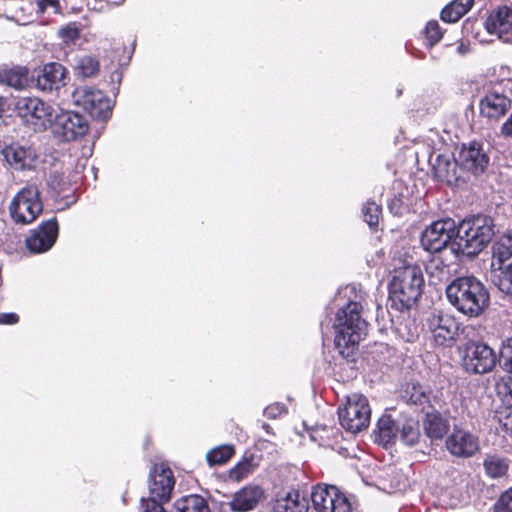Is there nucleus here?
Returning <instances> with one entry per match:
<instances>
[{"label":"nucleus","instance_id":"32","mask_svg":"<svg viewBox=\"0 0 512 512\" xmlns=\"http://www.w3.org/2000/svg\"><path fill=\"white\" fill-rule=\"evenodd\" d=\"M473 0H454L441 11V19L448 23L458 21L472 7Z\"/></svg>","mask_w":512,"mask_h":512},{"label":"nucleus","instance_id":"43","mask_svg":"<svg viewBox=\"0 0 512 512\" xmlns=\"http://www.w3.org/2000/svg\"><path fill=\"white\" fill-rule=\"evenodd\" d=\"M425 35L431 46L437 44L443 36L439 23L435 20L429 21L425 28Z\"/></svg>","mask_w":512,"mask_h":512},{"label":"nucleus","instance_id":"14","mask_svg":"<svg viewBox=\"0 0 512 512\" xmlns=\"http://www.w3.org/2000/svg\"><path fill=\"white\" fill-rule=\"evenodd\" d=\"M89 126L86 119L72 111H60L55 113L50 130L65 141H73L84 136Z\"/></svg>","mask_w":512,"mask_h":512},{"label":"nucleus","instance_id":"27","mask_svg":"<svg viewBox=\"0 0 512 512\" xmlns=\"http://www.w3.org/2000/svg\"><path fill=\"white\" fill-rule=\"evenodd\" d=\"M423 427L430 439L441 440L449 430V422L437 411L426 412Z\"/></svg>","mask_w":512,"mask_h":512},{"label":"nucleus","instance_id":"12","mask_svg":"<svg viewBox=\"0 0 512 512\" xmlns=\"http://www.w3.org/2000/svg\"><path fill=\"white\" fill-rule=\"evenodd\" d=\"M456 237V224L454 220L447 218L433 222L422 233L421 244L431 253H438L450 246L452 250L453 240Z\"/></svg>","mask_w":512,"mask_h":512},{"label":"nucleus","instance_id":"47","mask_svg":"<svg viewBox=\"0 0 512 512\" xmlns=\"http://www.w3.org/2000/svg\"><path fill=\"white\" fill-rule=\"evenodd\" d=\"M141 512H165L163 502L142 498Z\"/></svg>","mask_w":512,"mask_h":512},{"label":"nucleus","instance_id":"53","mask_svg":"<svg viewBox=\"0 0 512 512\" xmlns=\"http://www.w3.org/2000/svg\"><path fill=\"white\" fill-rule=\"evenodd\" d=\"M456 12H457V8L455 7V8H453V9L451 10V13H450V14H451V15H454Z\"/></svg>","mask_w":512,"mask_h":512},{"label":"nucleus","instance_id":"9","mask_svg":"<svg viewBox=\"0 0 512 512\" xmlns=\"http://www.w3.org/2000/svg\"><path fill=\"white\" fill-rule=\"evenodd\" d=\"M510 93L501 82L485 85L479 103L480 114L487 119L499 120L512 107Z\"/></svg>","mask_w":512,"mask_h":512},{"label":"nucleus","instance_id":"40","mask_svg":"<svg viewBox=\"0 0 512 512\" xmlns=\"http://www.w3.org/2000/svg\"><path fill=\"white\" fill-rule=\"evenodd\" d=\"M47 184L57 194L64 192L68 186L63 173L59 171H53L49 174Z\"/></svg>","mask_w":512,"mask_h":512},{"label":"nucleus","instance_id":"2","mask_svg":"<svg viewBox=\"0 0 512 512\" xmlns=\"http://www.w3.org/2000/svg\"><path fill=\"white\" fill-rule=\"evenodd\" d=\"M448 301L462 314L479 316L489 305V292L474 276L454 279L446 287Z\"/></svg>","mask_w":512,"mask_h":512},{"label":"nucleus","instance_id":"10","mask_svg":"<svg viewBox=\"0 0 512 512\" xmlns=\"http://www.w3.org/2000/svg\"><path fill=\"white\" fill-rule=\"evenodd\" d=\"M462 367L468 373L486 374L498 362L496 352L484 342H470L462 352Z\"/></svg>","mask_w":512,"mask_h":512},{"label":"nucleus","instance_id":"13","mask_svg":"<svg viewBox=\"0 0 512 512\" xmlns=\"http://www.w3.org/2000/svg\"><path fill=\"white\" fill-rule=\"evenodd\" d=\"M426 326L439 346H451L458 336L459 323L442 311H433L426 319Z\"/></svg>","mask_w":512,"mask_h":512},{"label":"nucleus","instance_id":"33","mask_svg":"<svg viewBox=\"0 0 512 512\" xmlns=\"http://www.w3.org/2000/svg\"><path fill=\"white\" fill-rule=\"evenodd\" d=\"M27 81V70L21 67L0 71V82L10 87L21 89Z\"/></svg>","mask_w":512,"mask_h":512},{"label":"nucleus","instance_id":"49","mask_svg":"<svg viewBox=\"0 0 512 512\" xmlns=\"http://www.w3.org/2000/svg\"><path fill=\"white\" fill-rule=\"evenodd\" d=\"M19 321V316L16 313H0L1 325H12Z\"/></svg>","mask_w":512,"mask_h":512},{"label":"nucleus","instance_id":"46","mask_svg":"<svg viewBox=\"0 0 512 512\" xmlns=\"http://www.w3.org/2000/svg\"><path fill=\"white\" fill-rule=\"evenodd\" d=\"M286 413V407L281 403L270 404L264 409V415L269 419H276Z\"/></svg>","mask_w":512,"mask_h":512},{"label":"nucleus","instance_id":"50","mask_svg":"<svg viewBox=\"0 0 512 512\" xmlns=\"http://www.w3.org/2000/svg\"><path fill=\"white\" fill-rule=\"evenodd\" d=\"M500 134L505 138H512V113L502 124Z\"/></svg>","mask_w":512,"mask_h":512},{"label":"nucleus","instance_id":"45","mask_svg":"<svg viewBox=\"0 0 512 512\" xmlns=\"http://www.w3.org/2000/svg\"><path fill=\"white\" fill-rule=\"evenodd\" d=\"M494 512H512V488L501 495L494 506Z\"/></svg>","mask_w":512,"mask_h":512},{"label":"nucleus","instance_id":"51","mask_svg":"<svg viewBox=\"0 0 512 512\" xmlns=\"http://www.w3.org/2000/svg\"><path fill=\"white\" fill-rule=\"evenodd\" d=\"M389 209L395 215L401 214L402 213V203H401V200L400 199H393L389 203Z\"/></svg>","mask_w":512,"mask_h":512},{"label":"nucleus","instance_id":"8","mask_svg":"<svg viewBox=\"0 0 512 512\" xmlns=\"http://www.w3.org/2000/svg\"><path fill=\"white\" fill-rule=\"evenodd\" d=\"M43 205L37 187L22 188L9 205L11 218L19 224H30L42 212Z\"/></svg>","mask_w":512,"mask_h":512},{"label":"nucleus","instance_id":"41","mask_svg":"<svg viewBox=\"0 0 512 512\" xmlns=\"http://www.w3.org/2000/svg\"><path fill=\"white\" fill-rule=\"evenodd\" d=\"M58 36L64 43H71L80 37V29L76 23H69L59 29Z\"/></svg>","mask_w":512,"mask_h":512},{"label":"nucleus","instance_id":"35","mask_svg":"<svg viewBox=\"0 0 512 512\" xmlns=\"http://www.w3.org/2000/svg\"><path fill=\"white\" fill-rule=\"evenodd\" d=\"M99 61L90 55L79 57L75 63V72L83 78L93 77L99 72Z\"/></svg>","mask_w":512,"mask_h":512},{"label":"nucleus","instance_id":"36","mask_svg":"<svg viewBox=\"0 0 512 512\" xmlns=\"http://www.w3.org/2000/svg\"><path fill=\"white\" fill-rule=\"evenodd\" d=\"M234 447L231 445H221L219 447L211 449L206 459L208 463L212 465H221L226 463L234 454Z\"/></svg>","mask_w":512,"mask_h":512},{"label":"nucleus","instance_id":"52","mask_svg":"<svg viewBox=\"0 0 512 512\" xmlns=\"http://www.w3.org/2000/svg\"><path fill=\"white\" fill-rule=\"evenodd\" d=\"M262 426L267 432H269L270 426L268 424L264 423Z\"/></svg>","mask_w":512,"mask_h":512},{"label":"nucleus","instance_id":"15","mask_svg":"<svg viewBox=\"0 0 512 512\" xmlns=\"http://www.w3.org/2000/svg\"><path fill=\"white\" fill-rule=\"evenodd\" d=\"M175 486L172 470L165 464H155L149 473V497L147 499L166 503Z\"/></svg>","mask_w":512,"mask_h":512},{"label":"nucleus","instance_id":"3","mask_svg":"<svg viewBox=\"0 0 512 512\" xmlns=\"http://www.w3.org/2000/svg\"><path fill=\"white\" fill-rule=\"evenodd\" d=\"M494 236L493 219L486 215H477L463 220L456 226L452 252L467 256L479 254Z\"/></svg>","mask_w":512,"mask_h":512},{"label":"nucleus","instance_id":"31","mask_svg":"<svg viewBox=\"0 0 512 512\" xmlns=\"http://www.w3.org/2000/svg\"><path fill=\"white\" fill-rule=\"evenodd\" d=\"M403 398L408 404L419 407L422 411L430 403V393L425 387L418 383H411L407 386Z\"/></svg>","mask_w":512,"mask_h":512},{"label":"nucleus","instance_id":"34","mask_svg":"<svg viewBox=\"0 0 512 512\" xmlns=\"http://www.w3.org/2000/svg\"><path fill=\"white\" fill-rule=\"evenodd\" d=\"M483 466L488 476L491 478H499L507 473L509 464L503 457L487 455L484 459Z\"/></svg>","mask_w":512,"mask_h":512},{"label":"nucleus","instance_id":"4","mask_svg":"<svg viewBox=\"0 0 512 512\" xmlns=\"http://www.w3.org/2000/svg\"><path fill=\"white\" fill-rule=\"evenodd\" d=\"M424 286L422 270L417 265H406L394 270L389 284V300L396 310L410 308L420 298Z\"/></svg>","mask_w":512,"mask_h":512},{"label":"nucleus","instance_id":"20","mask_svg":"<svg viewBox=\"0 0 512 512\" xmlns=\"http://www.w3.org/2000/svg\"><path fill=\"white\" fill-rule=\"evenodd\" d=\"M58 223L56 218L42 222L26 239V246L30 252L44 253L52 248L58 237Z\"/></svg>","mask_w":512,"mask_h":512},{"label":"nucleus","instance_id":"39","mask_svg":"<svg viewBox=\"0 0 512 512\" xmlns=\"http://www.w3.org/2000/svg\"><path fill=\"white\" fill-rule=\"evenodd\" d=\"M498 361L501 362L505 370L512 373V337L502 342Z\"/></svg>","mask_w":512,"mask_h":512},{"label":"nucleus","instance_id":"37","mask_svg":"<svg viewBox=\"0 0 512 512\" xmlns=\"http://www.w3.org/2000/svg\"><path fill=\"white\" fill-rule=\"evenodd\" d=\"M364 221L372 228L378 225L381 207L374 201H368L362 209Z\"/></svg>","mask_w":512,"mask_h":512},{"label":"nucleus","instance_id":"6","mask_svg":"<svg viewBox=\"0 0 512 512\" xmlns=\"http://www.w3.org/2000/svg\"><path fill=\"white\" fill-rule=\"evenodd\" d=\"M19 117L36 132L50 129L56 109L38 97H22L16 103Z\"/></svg>","mask_w":512,"mask_h":512},{"label":"nucleus","instance_id":"25","mask_svg":"<svg viewBox=\"0 0 512 512\" xmlns=\"http://www.w3.org/2000/svg\"><path fill=\"white\" fill-rule=\"evenodd\" d=\"M308 508L307 499L299 491L292 490L276 500L274 512H307Z\"/></svg>","mask_w":512,"mask_h":512},{"label":"nucleus","instance_id":"16","mask_svg":"<svg viewBox=\"0 0 512 512\" xmlns=\"http://www.w3.org/2000/svg\"><path fill=\"white\" fill-rule=\"evenodd\" d=\"M311 500L318 512H350L348 499L335 486H316Z\"/></svg>","mask_w":512,"mask_h":512},{"label":"nucleus","instance_id":"30","mask_svg":"<svg viewBox=\"0 0 512 512\" xmlns=\"http://www.w3.org/2000/svg\"><path fill=\"white\" fill-rule=\"evenodd\" d=\"M426 272L429 276V281L433 285L446 282L450 279L451 270L439 256H434L426 265Z\"/></svg>","mask_w":512,"mask_h":512},{"label":"nucleus","instance_id":"21","mask_svg":"<svg viewBox=\"0 0 512 512\" xmlns=\"http://www.w3.org/2000/svg\"><path fill=\"white\" fill-rule=\"evenodd\" d=\"M489 34L496 35L505 43L512 44V6H500L485 21Z\"/></svg>","mask_w":512,"mask_h":512},{"label":"nucleus","instance_id":"7","mask_svg":"<svg viewBox=\"0 0 512 512\" xmlns=\"http://www.w3.org/2000/svg\"><path fill=\"white\" fill-rule=\"evenodd\" d=\"M338 416L341 426L351 433L367 428L371 417L368 399L357 393L348 396L346 404L338 409Z\"/></svg>","mask_w":512,"mask_h":512},{"label":"nucleus","instance_id":"44","mask_svg":"<svg viewBox=\"0 0 512 512\" xmlns=\"http://www.w3.org/2000/svg\"><path fill=\"white\" fill-rule=\"evenodd\" d=\"M496 391L505 405V408L512 409V386L506 383H497Z\"/></svg>","mask_w":512,"mask_h":512},{"label":"nucleus","instance_id":"29","mask_svg":"<svg viewBox=\"0 0 512 512\" xmlns=\"http://www.w3.org/2000/svg\"><path fill=\"white\" fill-rule=\"evenodd\" d=\"M171 512H210V509L202 496L193 494L178 499Z\"/></svg>","mask_w":512,"mask_h":512},{"label":"nucleus","instance_id":"42","mask_svg":"<svg viewBox=\"0 0 512 512\" xmlns=\"http://www.w3.org/2000/svg\"><path fill=\"white\" fill-rule=\"evenodd\" d=\"M253 471V464L251 460H243L239 462L231 471H230V477L232 479H235L237 481L242 480L244 477H246L248 474H250Z\"/></svg>","mask_w":512,"mask_h":512},{"label":"nucleus","instance_id":"18","mask_svg":"<svg viewBox=\"0 0 512 512\" xmlns=\"http://www.w3.org/2000/svg\"><path fill=\"white\" fill-rule=\"evenodd\" d=\"M458 161L465 180L468 174H482L489 165V156L484 151L482 145L473 142L468 146L464 145L460 149Z\"/></svg>","mask_w":512,"mask_h":512},{"label":"nucleus","instance_id":"26","mask_svg":"<svg viewBox=\"0 0 512 512\" xmlns=\"http://www.w3.org/2000/svg\"><path fill=\"white\" fill-rule=\"evenodd\" d=\"M399 418L393 419L390 415H383L377 423L375 432L376 441L387 446L398 439Z\"/></svg>","mask_w":512,"mask_h":512},{"label":"nucleus","instance_id":"24","mask_svg":"<svg viewBox=\"0 0 512 512\" xmlns=\"http://www.w3.org/2000/svg\"><path fill=\"white\" fill-rule=\"evenodd\" d=\"M4 157L16 170L31 169L36 162V153L30 147L10 145L3 150Z\"/></svg>","mask_w":512,"mask_h":512},{"label":"nucleus","instance_id":"5","mask_svg":"<svg viewBox=\"0 0 512 512\" xmlns=\"http://www.w3.org/2000/svg\"><path fill=\"white\" fill-rule=\"evenodd\" d=\"M490 277L502 293L512 294V238H502L493 245Z\"/></svg>","mask_w":512,"mask_h":512},{"label":"nucleus","instance_id":"19","mask_svg":"<svg viewBox=\"0 0 512 512\" xmlns=\"http://www.w3.org/2000/svg\"><path fill=\"white\" fill-rule=\"evenodd\" d=\"M430 163L435 178L445 182L448 185L457 184L460 180L464 181V175L459 166L458 157L451 153H437L430 157Z\"/></svg>","mask_w":512,"mask_h":512},{"label":"nucleus","instance_id":"48","mask_svg":"<svg viewBox=\"0 0 512 512\" xmlns=\"http://www.w3.org/2000/svg\"><path fill=\"white\" fill-rule=\"evenodd\" d=\"M37 12L44 13L49 7L53 9L55 14L59 13L58 0H36Z\"/></svg>","mask_w":512,"mask_h":512},{"label":"nucleus","instance_id":"22","mask_svg":"<svg viewBox=\"0 0 512 512\" xmlns=\"http://www.w3.org/2000/svg\"><path fill=\"white\" fill-rule=\"evenodd\" d=\"M65 67L56 62L45 64L36 78V87L43 92L59 90L65 85Z\"/></svg>","mask_w":512,"mask_h":512},{"label":"nucleus","instance_id":"1","mask_svg":"<svg viewBox=\"0 0 512 512\" xmlns=\"http://www.w3.org/2000/svg\"><path fill=\"white\" fill-rule=\"evenodd\" d=\"M362 305L356 301L348 302L338 310L334 321V343L339 354L348 358L353 354L363 337L367 334V322L363 319Z\"/></svg>","mask_w":512,"mask_h":512},{"label":"nucleus","instance_id":"28","mask_svg":"<svg viewBox=\"0 0 512 512\" xmlns=\"http://www.w3.org/2000/svg\"><path fill=\"white\" fill-rule=\"evenodd\" d=\"M398 425V439H400L406 445H415L420 437V428L418 420L412 417L400 416Z\"/></svg>","mask_w":512,"mask_h":512},{"label":"nucleus","instance_id":"38","mask_svg":"<svg viewBox=\"0 0 512 512\" xmlns=\"http://www.w3.org/2000/svg\"><path fill=\"white\" fill-rule=\"evenodd\" d=\"M494 418L498 422L501 431L512 438V409L497 410Z\"/></svg>","mask_w":512,"mask_h":512},{"label":"nucleus","instance_id":"17","mask_svg":"<svg viewBox=\"0 0 512 512\" xmlns=\"http://www.w3.org/2000/svg\"><path fill=\"white\" fill-rule=\"evenodd\" d=\"M445 446L451 455L459 458L472 457L480 448L477 435L456 425L447 436Z\"/></svg>","mask_w":512,"mask_h":512},{"label":"nucleus","instance_id":"11","mask_svg":"<svg viewBox=\"0 0 512 512\" xmlns=\"http://www.w3.org/2000/svg\"><path fill=\"white\" fill-rule=\"evenodd\" d=\"M74 103L98 120H107L112 112L111 100L103 91L90 86H81L73 92Z\"/></svg>","mask_w":512,"mask_h":512},{"label":"nucleus","instance_id":"23","mask_svg":"<svg viewBox=\"0 0 512 512\" xmlns=\"http://www.w3.org/2000/svg\"><path fill=\"white\" fill-rule=\"evenodd\" d=\"M264 497L263 489L258 485H248L237 491L228 505L232 511L246 512L254 509Z\"/></svg>","mask_w":512,"mask_h":512}]
</instances>
